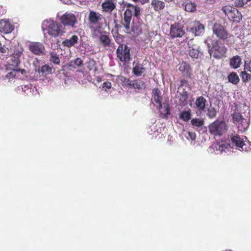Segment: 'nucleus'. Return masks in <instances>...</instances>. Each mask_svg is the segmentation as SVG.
Returning <instances> with one entry per match:
<instances>
[{"mask_svg": "<svg viewBox=\"0 0 251 251\" xmlns=\"http://www.w3.org/2000/svg\"><path fill=\"white\" fill-rule=\"evenodd\" d=\"M140 11L141 9L139 7L130 3L127 4L126 9L124 12V17L121 21V24L126 30H129L130 28L132 15L137 18L141 14Z\"/></svg>", "mask_w": 251, "mask_h": 251, "instance_id": "obj_1", "label": "nucleus"}, {"mask_svg": "<svg viewBox=\"0 0 251 251\" xmlns=\"http://www.w3.org/2000/svg\"><path fill=\"white\" fill-rule=\"evenodd\" d=\"M42 28L43 30L47 31L50 35L54 37H58L64 33L62 26L59 23L53 21L45 22Z\"/></svg>", "mask_w": 251, "mask_h": 251, "instance_id": "obj_2", "label": "nucleus"}, {"mask_svg": "<svg viewBox=\"0 0 251 251\" xmlns=\"http://www.w3.org/2000/svg\"><path fill=\"white\" fill-rule=\"evenodd\" d=\"M227 130L226 125L223 121H215L208 126L209 132L214 136H221L226 133Z\"/></svg>", "mask_w": 251, "mask_h": 251, "instance_id": "obj_3", "label": "nucleus"}, {"mask_svg": "<svg viewBox=\"0 0 251 251\" xmlns=\"http://www.w3.org/2000/svg\"><path fill=\"white\" fill-rule=\"evenodd\" d=\"M226 48L223 44L216 41L212 45L209 52L215 58L221 59L226 56Z\"/></svg>", "mask_w": 251, "mask_h": 251, "instance_id": "obj_4", "label": "nucleus"}, {"mask_svg": "<svg viewBox=\"0 0 251 251\" xmlns=\"http://www.w3.org/2000/svg\"><path fill=\"white\" fill-rule=\"evenodd\" d=\"M117 57L119 60L125 63H128L130 60V52L129 48L124 44H120L116 50Z\"/></svg>", "mask_w": 251, "mask_h": 251, "instance_id": "obj_5", "label": "nucleus"}, {"mask_svg": "<svg viewBox=\"0 0 251 251\" xmlns=\"http://www.w3.org/2000/svg\"><path fill=\"white\" fill-rule=\"evenodd\" d=\"M212 29L214 34L220 39L225 40L232 36L231 34L228 33L224 26L219 24H215L213 26Z\"/></svg>", "mask_w": 251, "mask_h": 251, "instance_id": "obj_6", "label": "nucleus"}, {"mask_svg": "<svg viewBox=\"0 0 251 251\" xmlns=\"http://www.w3.org/2000/svg\"><path fill=\"white\" fill-rule=\"evenodd\" d=\"M60 22L65 26L73 27L77 23V19L75 14L66 12L61 16Z\"/></svg>", "mask_w": 251, "mask_h": 251, "instance_id": "obj_7", "label": "nucleus"}, {"mask_svg": "<svg viewBox=\"0 0 251 251\" xmlns=\"http://www.w3.org/2000/svg\"><path fill=\"white\" fill-rule=\"evenodd\" d=\"M185 34L183 27L178 23L172 25L170 28V35L171 37H181Z\"/></svg>", "mask_w": 251, "mask_h": 251, "instance_id": "obj_8", "label": "nucleus"}, {"mask_svg": "<svg viewBox=\"0 0 251 251\" xmlns=\"http://www.w3.org/2000/svg\"><path fill=\"white\" fill-rule=\"evenodd\" d=\"M29 50L33 53L39 55L41 54L45 50L44 46L39 42H32L28 46Z\"/></svg>", "mask_w": 251, "mask_h": 251, "instance_id": "obj_9", "label": "nucleus"}, {"mask_svg": "<svg viewBox=\"0 0 251 251\" xmlns=\"http://www.w3.org/2000/svg\"><path fill=\"white\" fill-rule=\"evenodd\" d=\"M102 11L111 13L116 8V3L114 0H105L101 4Z\"/></svg>", "mask_w": 251, "mask_h": 251, "instance_id": "obj_10", "label": "nucleus"}, {"mask_svg": "<svg viewBox=\"0 0 251 251\" xmlns=\"http://www.w3.org/2000/svg\"><path fill=\"white\" fill-rule=\"evenodd\" d=\"M178 70L186 77L190 78L192 75V68L186 62H182L179 66Z\"/></svg>", "mask_w": 251, "mask_h": 251, "instance_id": "obj_11", "label": "nucleus"}, {"mask_svg": "<svg viewBox=\"0 0 251 251\" xmlns=\"http://www.w3.org/2000/svg\"><path fill=\"white\" fill-rule=\"evenodd\" d=\"M83 65V61L80 58H77L75 60L70 61L68 64L63 66V70L66 69L68 70H72L76 69Z\"/></svg>", "mask_w": 251, "mask_h": 251, "instance_id": "obj_12", "label": "nucleus"}, {"mask_svg": "<svg viewBox=\"0 0 251 251\" xmlns=\"http://www.w3.org/2000/svg\"><path fill=\"white\" fill-rule=\"evenodd\" d=\"M204 30V27L203 25L198 22L193 23L190 27V31L196 36L200 35L203 32Z\"/></svg>", "mask_w": 251, "mask_h": 251, "instance_id": "obj_13", "label": "nucleus"}, {"mask_svg": "<svg viewBox=\"0 0 251 251\" xmlns=\"http://www.w3.org/2000/svg\"><path fill=\"white\" fill-rule=\"evenodd\" d=\"M13 26L9 22L1 20L0 21V32L4 33H9L13 30Z\"/></svg>", "mask_w": 251, "mask_h": 251, "instance_id": "obj_14", "label": "nucleus"}, {"mask_svg": "<svg viewBox=\"0 0 251 251\" xmlns=\"http://www.w3.org/2000/svg\"><path fill=\"white\" fill-rule=\"evenodd\" d=\"M230 139L232 143L236 147L241 148L242 150H246V148H244L245 144L243 141V139L239 135L237 134H232Z\"/></svg>", "mask_w": 251, "mask_h": 251, "instance_id": "obj_15", "label": "nucleus"}, {"mask_svg": "<svg viewBox=\"0 0 251 251\" xmlns=\"http://www.w3.org/2000/svg\"><path fill=\"white\" fill-rule=\"evenodd\" d=\"M101 15L94 11H90L88 15L90 24L96 25L101 19Z\"/></svg>", "mask_w": 251, "mask_h": 251, "instance_id": "obj_16", "label": "nucleus"}, {"mask_svg": "<svg viewBox=\"0 0 251 251\" xmlns=\"http://www.w3.org/2000/svg\"><path fill=\"white\" fill-rule=\"evenodd\" d=\"M242 63V59L239 55L233 56L229 60L230 66L234 69H236L240 67Z\"/></svg>", "mask_w": 251, "mask_h": 251, "instance_id": "obj_17", "label": "nucleus"}, {"mask_svg": "<svg viewBox=\"0 0 251 251\" xmlns=\"http://www.w3.org/2000/svg\"><path fill=\"white\" fill-rule=\"evenodd\" d=\"M134 67L132 69V73L134 75L137 76H140L145 71V68L143 67V65L140 64L138 63H136L135 62L133 63Z\"/></svg>", "mask_w": 251, "mask_h": 251, "instance_id": "obj_18", "label": "nucleus"}, {"mask_svg": "<svg viewBox=\"0 0 251 251\" xmlns=\"http://www.w3.org/2000/svg\"><path fill=\"white\" fill-rule=\"evenodd\" d=\"M182 5L184 7V10L188 12H194L196 9L195 4L189 0H185L182 3Z\"/></svg>", "mask_w": 251, "mask_h": 251, "instance_id": "obj_19", "label": "nucleus"}, {"mask_svg": "<svg viewBox=\"0 0 251 251\" xmlns=\"http://www.w3.org/2000/svg\"><path fill=\"white\" fill-rule=\"evenodd\" d=\"M151 5L155 11H159L163 10L165 6V3L160 0H152Z\"/></svg>", "mask_w": 251, "mask_h": 251, "instance_id": "obj_20", "label": "nucleus"}, {"mask_svg": "<svg viewBox=\"0 0 251 251\" xmlns=\"http://www.w3.org/2000/svg\"><path fill=\"white\" fill-rule=\"evenodd\" d=\"M78 38L77 36L74 35L72 36L70 39H66L64 40L62 44L63 45L67 47H71L74 46L78 42Z\"/></svg>", "mask_w": 251, "mask_h": 251, "instance_id": "obj_21", "label": "nucleus"}, {"mask_svg": "<svg viewBox=\"0 0 251 251\" xmlns=\"http://www.w3.org/2000/svg\"><path fill=\"white\" fill-rule=\"evenodd\" d=\"M206 100L203 97L201 96L197 98L195 101L197 108L200 111H203L205 107Z\"/></svg>", "mask_w": 251, "mask_h": 251, "instance_id": "obj_22", "label": "nucleus"}, {"mask_svg": "<svg viewBox=\"0 0 251 251\" xmlns=\"http://www.w3.org/2000/svg\"><path fill=\"white\" fill-rule=\"evenodd\" d=\"M152 93L153 95V99L155 102L160 103V101H162V97L161 96V91L160 90L157 88H154L152 91Z\"/></svg>", "mask_w": 251, "mask_h": 251, "instance_id": "obj_23", "label": "nucleus"}, {"mask_svg": "<svg viewBox=\"0 0 251 251\" xmlns=\"http://www.w3.org/2000/svg\"><path fill=\"white\" fill-rule=\"evenodd\" d=\"M100 43L103 47L111 46V40L109 36L106 35H101L99 38Z\"/></svg>", "mask_w": 251, "mask_h": 251, "instance_id": "obj_24", "label": "nucleus"}, {"mask_svg": "<svg viewBox=\"0 0 251 251\" xmlns=\"http://www.w3.org/2000/svg\"><path fill=\"white\" fill-rule=\"evenodd\" d=\"M222 10L228 17L232 16V12H237V9L230 5H226L223 7Z\"/></svg>", "mask_w": 251, "mask_h": 251, "instance_id": "obj_25", "label": "nucleus"}, {"mask_svg": "<svg viewBox=\"0 0 251 251\" xmlns=\"http://www.w3.org/2000/svg\"><path fill=\"white\" fill-rule=\"evenodd\" d=\"M228 80L233 84H237L240 81V78L235 72L230 73L227 76Z\"/></svg>", "mask_w": 251, "mask_h": 251, "instance_id": "obj_26", "label": "nucleus"}, {"mask_svg": "<svg viewBox=\"0 0 251 251\" xmlns=\"http://www.w3.org/2000/svg\"><path fill=\"white\" fill-rule=\"evenodd\" d=\"M52 70V69L51 67L47 65H45L38 69V72L39 74H41L42 75H46L47 74H51Z\"/></svg>", "mask_w": 251, "mask_h": 251, "instance_id": "obj_27", "label": "nucleus"}, {"mask_svg": "<svg viewBox=\"0 0 251 251\" xmlns=\"http://www.w3.org/2000/svg\"><path fill=\"white\" fill-rule=\"evenodd\" d=\"M132 87L136 89H145L146 84L143 81L140 79H136L133 80Z\"/></svg>", "mask_w": 251, "mask_h": 251, "instance_id": "obj_28", "label": "nucleus"}, {"mask_svg": "<svg viewBox=\"0 0 251 251\" xmlns=\"http://www.w3.org/2000/svg\"><path fill=\"white\" fill-rule=\"evenodd\" d=\"M179 118L185 122L188 121L191 118L190 110L182 111L180 113Z\"/></svg>", "mask_w": 251, "mask_h": 251, "instance_id": "obj_29", "label": "nucleus"}, {"mask_svg": "<svg viewBox=\"0 0 251 251\" xmlns=\"http://www.w3.org/2000/svg\"><path fill=\"white\" fill-rule=\"evenodd\" d=\"M10 64L14 67H18L20 64V58L12 54L10 57Z\"/></svg>", "mask_w": 251, "mask_h": 251, "instance_id": "obj_30", "label": "nucleus"}, {"mask_svg": "<svg viewBox=\"0 0 251 251\" xmlns=\"http://www.w3.org/2000/svg\"><path fill=\"white\" fill-rule=\"evenodd\" d=\"M201 52L200 48H192L189 51V55L193 58H197L199 53Z\"/></svg>", "mask_w": 251, "mask_h": 251, "instance_id": "obj_31", "label": "nucleus"}, {"mask_svg": "<svg viewBox=\"0 0 251 251\" xmlns=\"http://www.w3.org/2000/svg\"><path fill=\"white\" fill-rule=\"evenodd\" d=\"M191 123L193 126L198 127L202 126L204 124L203 120L198 118L192 119L191 121Z\"/></svg>", "mask_w": 251, "mask_h": 251, "instance_id": "obj_32", "label": "nucleus"}, {"mask_svg": "<svg viewBox=\"0 0 251 251\" xmlns=\"http://www.w3.org/2000/svg\"><path fill=\"white\" fill-rule=\"evenodd\" d=\"M231 149V146L229 144L226 142L222 143L221 144L219 145L218 150L221 152H226Z\"/></svg>", "mask_w": 251, "mask_h": 251, "instance_id": "obj_33", "label": "nucleus"}, {"mask_svg": "<svg viewBox=\"0 0 251 251\" xmlns=\"http://www.w3.org/2000/svg\"><path fill=\"white\" fill-rule=\"evenodd\" d=\"M231 16V17H228V18L230 20H232L233 21H239L242 19L241 14L238 11V10L237 12H232Z\"/></svg>", "mask_w": 251, "mask_h": 251, "instance_id": "obj_34", "label": "nucleus"}, {"mask_svg": "<svg viewBox=\"0 0 251 251\" xmlns=\"http://www.w3.org/2000/svg\"><path fill=\"white\" fill-rule=\"evenodd\" d=\"M233 119L235 123L240 124L243 122L244 118L241 113L235 112L233 115Z\"/></svg>", "mask_w": 251, "mask_h": 251, "instance_id": "obj_35", "label": "nucleus"}, {"mask_svg": "<svg viewBox=\"0 0 251 251\" xmlns=\"http://www.w3.org/2000/svg\"><path fill=\"white\" fill-rule=\"evenodd\" d=\"M50 56V61L51 62L56 65H59L60 64V59L55 53H51Z\"/></svg>", "mask_w": 251, "mask_h": 251, "instance_id": "obj_36", "label": "nucleus"}, {"mask_svg": "<svg viewBox=\"0 0 251 251\" xmlns=\"http://www.w3.org/2000/svg\"><path fill=\"white\" fill-rule=\"evenodd\" d=\"M160 114L162 115V118H168V116L170 114L169 105L168 103L164 105V110L163 112H161Z\"/></svg>", "mask_w": 251, "mask_h": 251, "instance_id": "obj_37", "label": "nucleus"}, {"mask_svg": "<svg viewBox=\"0 0 251 251\" xmlns=\"http://www.w3.org/2000/svg\"><path fill=\"white\" fill-rule=\"evenodd\" d=\"M240 76L244 82H247L251 79V75L246 71L242 72L240 74Z\"/></svg>", "mask_w": 251, "mask_h": 251, "instance_id": "obj_38", "label": "nucleus"}, {"mask_svg": "<svg viewBox=\"0 0 251 251\" xmlns=\"http://www.w3.org/2000/svg\"><path fill=\"white\" fill-rule=\"evenodd\" d=\"M216 111L214 107H210L207 109V116L210 119L214 118L216 115Z\"/></svg>", "mask_w": 251, "mask_h": 251, "instance_id": "obj_39", "label": "nucleus"}, {"mask_svg": "<svg viewBox=\"0 0 251 251\" xmlns=\"http://www.w3.org/2000/svg\"><path fill=\"white\" fill-rule=\"evenodd\" d=\"M115 41L119 44H123L122 42H123V37L124 36L118 32H117L115 35H113Z\"/></svg>", "mask_w": 251, "mask_h": 251, "instance_id": "obj_40", "label": "nucleus"}, {"mask_svg": "<svg viewBox=\"0 0 251 251\" xmlns=\"http://www.w3.org/2000/svg\"><path fill=\"white\" fill-rule=\"evenodd\" d=\"M247 3V0H236L235 1V5L237 7H242Z\"/></svg>", "mask_w": 251, "mask_h": 251, "instance_id": "obj_41", "label": "nucleus"}, {"mask_svg": "<svg viewBox=\"0 0 251 251\" xmlns=\"http://www.w3.org/2000/svg\"><path fill=\"white\" fill-rule=\"evenodd\" d=\"M180 95L182 99L184 102H186L188 98V93L185 90H183V91L180 93Z\"/></svg>", "mask_w": 251, "mask_h": 251, "instance_id": "obj_42", "label": "nucleus"}, {"mask_svg": "<svg viewBox=\"0 0 251 251\" xmlns=\"http://www.w3.org/2000/svg\"><path fill=\"white\" fill-rule=\"evenodd\" d=\"M122 81L125 82L126 83V85L128 86L132 87V83H133V80H131L130 79H126L124 77H122Z\"/></svg>", "mask_w": 251, "mask_h": 251, "instance_id": "obj_43", "label": "nucleus"}, {"mask_svg": "<svg viewBox=\"0 0 251 251\" xmlns=\"http://www.w3.org/2000/svg\"><path fill=\"white\" fill-rule=\"evenodd\" d=\"M244 69L251 72V60L245 61Z\"/></svg>", "mask_w": 251, "mask_h": 251, "instance_id": "obj_44", "label": "nucleus"}, {"mask_svg": "<svg viewBox=\"0 0 251 251\" xmlns=\"http://www.w3.org/2000/svg\"><path fill=\"white\" fill-rule=\"evenodd\" d=\"M111 83L109 81L108 82H105L102 84V88H106L108 89H110L111 88Z\"/></svg>", "mask_w": 251, "mask_h": 251, "instance_id": "obj_45", "label": "nucleus"}, {"mask_svg": "<svg viewBox=\"0 0 251 251\" xmlns=\"http://www.w3.org/2000/svg\"><path fill=\"white\" fill-rule=\"evenodd\" d=\"M22 53H23V50L21 49V50H16L13 54H14V55H16L20 58V56H21V55L22 54Z\"/></svg>", "mask_w": 251, "mask_h": 251, "instance_id": "obj_46", "label": "nucleus"}, {"mask_svg": "<svg viewBox=\"0 0 251 251\" xmlns=\"http://www.w3.org/2000/svg\"><path fill=\"white\" fill-rule=\"evenodd\" d=\"M180 84L179 87H182L184 85L188 84L187 81L185 79L180 80Z\"/></svg>", "mask_w": 251, "mask_h": 251, "instance_id": "obj_47", "label": "nucleus"}, {"mask_svg": "<svg viewBox=\"0 0 251 251\" xmlns=\"http://www.w3.org/2000/svg\"><path fill=\"white\" fill-rule=\"evenodd\" d=\"M189 136L192 140H195L196 138V134L195 133L189 132Z\"/></svg>", "mask_w": 251, "mask_h": 251, "instance_id": "obj_48", "label": "nucleus"}, {"mask_svg": "<svg viewBox=\"0 0 251 251\" xmlns=\"http://www.w3.org/2000/svg\"><path fill=\"white\" fill-rule=\"evenodd\" d=\"M11 69L14 70V71H16L17 72H22V73L25 72V70H21V69H13V68H11Z\"/></svg>", "mask_w": 251, "mask_h": 251, "instance_id": "obj_49", "label": "nucleus"}, {"mask_svg": "<svg viewBox=\"0 0 251 251\" xmlns=\"http://www.w3.org/2000/svg\"><path fill=\"white\" fill-rule=\"evenodd\" d=\"M158 104V109H161L162 108V101H160V103H157Z\"/></svg>", "mask_w": 251, "mask_h": 251, "instance_id": "obj_50", "label": "nucleus"}, {"mask_svg": "<svg viewBox=\"0 0 251 251\" xmlns=\"http://www.w3.org/2000/svg\"><path fill=\"white\" fill-rule=\"evenodd\" d=\"M166 2H170L172 1L173 0H165Z\"/></svg>", "mask_w": 251, "mask_h": 251, "instance_id": "obj_51", "label": "nucleus"}, {"mask_svg": "<svg viewBox=\"0 0 251 251\" xmlns=\"http://www.w3.org/2000/svg\"><path fill=\"white\" fill-rule=\"evenodd\" d=\"M132 0L135 1V2H136V1H138V0Z\"/></svg>", "mask_w": 251, "mask_h": 251, "instance_id": "obj_52", "label": "nucleus"}, {"mask_svg": "<svg viewBox=\"0 0 251 251\" xmlns=\"http://www.w3.org/2000/svg\"><path fill=\"white\" fill-rule=\"evenodd\" d=\"M251 1V0H247V2H248V1Z\"/></svg>", "mask_w": 251, "mask_h": 251, "instance_id": "obj_53", "label": "nucleus"}, {"mask_svg": "<svg viewBox=\"0 0 251 251\" xmlns=\"http://www.w3.org/2000/svg\"><path fill=\"white\" fill-rule=\"evenodd\" d=\"M11 74H12V73H8V75H11Z\"/></svg>", "mask_w": 251, "mask_h": 251, "instance_id": "obj_54", "label": "nucleus"}, {"mask_svg": "<svg viewBox=\"0 0 251 251\" xmlns=\"http://www.w3.org/2000/svg\"><path fill=\"white\" fill-rule=\"evenodd\" d=\"M115 27H118V25H115Z\"/></svg>", "mask_w": 251, "mask_h": 251, "instance_id": "obj_55", "label": "nucleus"}]
</instances>
